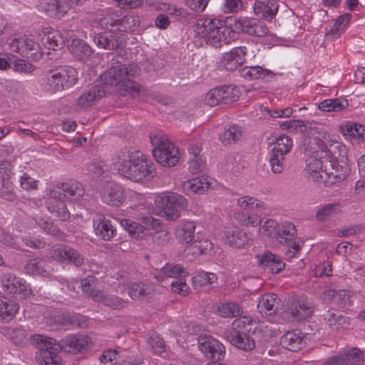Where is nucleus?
<instances>
[{
	"label": "nucleus",
	"instance_id": "obj_57",
	"mask_svg": "<svg viewBox=\"0 0 365 365\" xmlns=\"http://www.w3.org/2000/svg\"><path fill=\"white\" fill-rule=\"evenodd\" d=\"M88 170L94 178H98L105 172V164L102 160H93L88 165Z\"/></svg>",
	"mask_w": 365,
	"mask_h": 365
},
{
	"label": "nucleus",
	"instance_id": "obj_20",
	"mask_svg": "<svg viewBox=\"0 0 365 365\" xmlns=\"http://www.w3.org/2000/svg\"><path fill=\"white\" fill-rule=\"evenodd\" d=\"M91 343L88 336L76 334L70 335L62 339L60 346L62 350L71 354H77L86 348Z\"/></svg>",
	"mask_w": 365,
	"mask_h": 365
},
{
	"label": "nucleus",
	"instance_id": "obj_51",
	"mask_svg": "<svg viewBox=\"0 0 365 365\" xmlns=\"http://www.w3.org/2000/svg\"><path fill=\"white\" fill-rule=\"evenodd\" d=\"M237 205L244 210H253L255 208H266L264 202L248 195L240 197L237 200Z\"/></svg>",
	"mask_w": 365,
	"mask_h": 365
},
{
	"label": "nucleus",
	"instance_id": "obj_21",
	"mask_svg": "<svg viewBox=\"0 0 365 365\" xmlns=\"http://www.w3.org/2000/svg\"><path fill=\"white\" fill-rule=\"evenodd\" d=\"M256 257L258 264L269 272L279 273L285 267V263L281 258L269 252L257 255Z\"/></svg>",
	"mask_w": 365,
	"mask_h": 365
},
{
	"label": "nucleus",
	"instance_id": "obj_61",
	"mask_svg": "<svg viewBox=\"0 0 365 365\" xmlns=\"http://www.w3.org/2000/svg\"><path fill=\"white\" fill-rule=\"evenodd\" d=\"M279 224L273 220H267L260 226V232L270 237L275 238Z\"/></svg>",
	"mask_w": 365,
	"mask_h": 365
},
{
	"label": "nucleus",
	"instance_id": "obj_38",
	"mask_svg": "<svg viewBox=\"0 0 365 365\" xmlns=\"http://www.w3.org/2000/svg\"><path fill=\"white\" fill-rule=\"evenodd\" d=\"M31 342L39 350V354H43V352L57 350L55 339L43 335H34Z\"/></svg>",
	"mask_w": 365,
	"mask_h": 365
},
{
	"label": "nucleus",
	"instance_id": "obj_64",
	"mask_svg": "<svg viewBox=\"0 0 365 365\" xmlns=\"http://www.w3.org/2000/svg\"><path fill=\"white\" fill-rule=\"evenodd\" d=\"M104 304L113 309H120L125 306L126 302L117 296L106 295Z\"/></svg>",
	"mask_w": 365,
	"mask_h": 365
},
{
	"label": "nucleus",
	"instance_id": "obj_47",
	"mask_svg": "<svg viewBox=\"0 0 365 365\" xmlns=\"http://www.w3.org/2000/svg\"><path fill=\"white\" fill-rule=\"evenodd\" d=\"M45 37V44L48 49L55 51L63 48L64 45V39L58 31L52 30L48 31L46 34Z\"/></svg>",
	"mask_w": 365,
	"mask_h": 365
},
{
	"label": "nucleus",
	"instance_id": "obj_48",
	"mask_svg": "<svg viewBox=\"0 0 365 365\" xmlns=\"http://www.w3.org/2000/svg\"><path fill=\"white\" fill-rule=\"evenodd\" d=\"M348 106L346 100L327 99L321 102L319 108L324 112L340 111Z\"/></svg>",
	"mask_w": 365,
	"mask_h": 365
},
{
	"label": "nucleus",
	"instance_id": "obj_39",
	"mask_svg": "<svg viewBox=\"0 0 365 365\" xmlns=\"http://www.w3.org/2000/svg\"><path fill=\"white\" fill-rule=\"evenodd\" d=\"M213 245L210 240H203L200 242H190L185 249L187 255L198 256L207 254L210 251Z\"/></svg>",
	"mask_w": 365,
	"mask_h": 365
},
{
	"label": "nucleus",
	"instance_id": "obj_37",
	"mask_svg": "<svg viewBox=\"0 0 365 365\" xmlns=\"http://www.w3.org/2000/svg\"><path fill=\"white\" fill-rule=\"evenodd\" d=\"M47 207L51 212L55 213L62 221H66L70 217V213L63 202V200L52 199L50 197V199L47 201Z\"/></svg>",
	"mask_w": 365,
	"mask_h": 365
},
{
	"label": "nucleus",
	"instance_id": "obj_11",
	"mask_svg": "<svg viewBox=\"0 0 365 365\" xmlns=\"http://www.w3.org/2000/svg\"><path fill=\"white\" fill-rule=\"evenodd\" d=\"M292 146V140L287 135H282L277 138L270 156L272 170L274 173H281L284 169L283 160Z\"/></svg>",
	"mask_w": 365,
	"mask_h": 365
},
{
	"label": "nucleus",
	"instance_id": "obj_7",
	"mask_svg": "<svg viewBox=\"0 0 365 365\" xmlns=\"http://www.w3.org/2000/svg\"><path fill=\"white\" fill-rule=\"evenodd\" d=\"M155 205L166 220L174 221L180 216V210L187 207V200L175 192H162L155 197Z\"/></svg>",
	"mask_w": 365,
	"mask_h": 365
},
{
	"label": "nucleus",
	"instance_id": "obj_44",
	"mask_svg": "<svg viewBox=\"0 0 365 365\" xmlns=\"http://www.w3.org/2000/svg\"><path fill=\"white\" fill-rule=\"evenodd\" d=\"M340 131L344 135L359 138L365 134V126L353 122H347L340 126Z\"/></svg>",
	"mask_w": 365,
	"mask_h": 365
},
{
	"label": "nucleus",
	"instance_id": "obj_16",
	"mask_svg": "<svg viewBox=\"0 0 365 365\" xmlns=\"http://www.w3.org/2000/svg\"><path fill=\"white\" fill-rule=\"evenodd\" d=\"M9 46L12 51L28 58H38L41 55L39 43L33 39L24 37L10 39Z\"/></svg>",
	"mask_w": 365,
	"mask_h": 365
},
{
	"label": "nucleus",
	"instance_id": "obj_53",
	"mask_svg": "<svg viewBox=\"0 0 365 365\" xmlns=\"http://www.w3.org/2000/svg\"><path fill=\"white\" fill-rule=\"evenodd\" d=\"M36 359L40 365H63L57 350L43 352V354L36 356Z\"/></svg>",
	"mask_w": 365,
	"mask_h": 365
},
{
	"label": "nucleus",
	"instance_id": "obj_46",
	"mask_svg": "<svg viewBox=\"0 0 365 365\" xmlns=\"http://www.w3.org/2000/svg\"><path fill=\"white\" fill-rule=\"evenodd\" d=\"M329 326L334 329H338L346 323L345 317L339 311L329 309L324 316Z\"/></svg>",
	"mask_w": 365,
	"mask_h": 365
},
{
	"label": "nucleus",
	"instance_id": "obj_8",
	"mask_svg": "<svg viewBox=\"0 0 365 365\" xmlns=\"http://www.w3.org/2000/svg\"><path fill=\"white\" fill-rule=\"evenodd\" d=\"M47 84L54 93L73 86L77 81V71L71 66H61L48 71Z\"/></svg>",
	"mask_w": 365,
	"mask_h": 365
},
{
	"label": "nucleus",
	"instance_id": "obj_1",
	"mask_svg": "<svg viewBox=\"0 0 365 365\" xmlns=\"http://www.w3.org/2000/svg\"><path fill=\"white\" fill-rule=\"evenodd\" d=\"M305 136L302 150L308 155L306 160V171L313 181L332 184L333 180H341L342 177L336 167V158L327 148L330 143V135L319 127H312Z\"/></svg>",
	"mask_w": 365,
	"mask_h": 365
},
{
	"label": "nucleus",
	"instance_id": "obj_10",
	"mask_svg": "<svg viewBox=\"0 0 365 365\" xmlns=\"http://www.w3.org/2000/svg\"><path fill=\"white\" fill-rule=\"evenodd\" d=\"M314 312V304L304 295L292 297L287 306L286 313L292 321L301 322L307 319Z\"/></svg>",
	"mask_w": 365,
	"mask_h": 365
},
{
	"label": "nucleus",
	"instance_id": "obj_59",
	"mask_svg": "<svg viewBox=\"0 0 365 365\" xmlns=\"http://www.w3.org/2000/svg\"><path fill=\"white\" fill-rule=\"evenodd\" d=\"M0 242L3 245L14 248L17 250H21V248L16 242L12 234L0 230Z\"/></svg>",
	"mask_w": 365,
	"mask_h": 365
},
{
	"label": "nucleus",
	"instance_id": "obj_43",
	"mask_svg": "<svg viewBox=\"0 0 365 365\" xmlns=\"http://www.w3.org/2000/svg\"><path fill=\"white\" fill-rule=\"evenodd\" d=\"M14 190L11 176L4 168H0V195L10 198Z\"/></svg>",
	"mask_w": 365,
	"mask_h": 365
},
{
	"label": "nucleus",
	"instance_id": "obj_4",
	"mask_svg": "<svg viewBox=\"0 0 365 365\" xmlns=\"http://www.w3.org/2000/svg\"><path fill=\"white\" fill-rule=\"evenodd\" d=\"M195 34L215 47L230 42L235 36L234 31L222 21L200 18L194 26Z\"/></svg>",
	"mask_w": 365,
	"mask_h": 365
},
{
	"label": "nucleus",
	"instance_id": "obj_56",
	"mask_svg": "<svg viewBox=\"0 0 365 365\" xmlns=\"http://www.w3.org/2000/svg\"><path fill=\"white\" fill-rule=\"evenodd\" d=\"M148 344L153 351L157 354H160L165 351V344L163 339L157 334H153L149 339Z\"/></svg>",
	"mask_w": 365,
	"mask_h": 365
},
{
	"label": "nucleus",
	"instance_id": "obj_52",
	"mask_svg": "<svg viewBox=\"0 0 365 365\" xmlns=\"http://www.w3.org/2000/svg\"><path fill=\"white\" fill-rule=\"evenodd\" d=\"M347 365H356L365 361V352L354 348L343 354Z\"/></svg>",
	"mask_w": 365,
	"mask_h": 365
},
{
	"label": "nucleus",
	"instance_id": "obj_42",
	"mask_svg": "<svg viewBox=\"0 0 365 365\" xmlns=\"http://www.w3.org/2000/svg\"><path fill=\"white\" fill-rule=\"evenodd\" d=\"M216 313L222 317L232 318L242 314V307L234 302L222 303L217 306Z\"/></svg>",
	"mask_w": 365,
	"mask_h": 365
},
{
	"label": "nucleus",
	"instance_id": "obj_5",
	"mask_svg": "<svg viewBox=\"0 0 365 365\" xmlns=\"http://www.w3.org/2000/svg\"><path fill=\"white\" fill-rule=\"evenodd\" d=\"M150 142L153 147V155L155 160L165 167L175 165L179 161L178 148L169 138L160 132L150 135Z\"/></svg>",
	"mask_w": 365,
	"mask_h": 365
},
{
	"label": "nucleus",
	"instance_id": "obj_40",
	"mask_svg": "<svg viewBox=\"0 0 365 365\" xmlns=\"http://www.w3.org/2000/svg\"><path fill=\"white\" fill-rule=\"evenodd\" d=\"M242 136L243 130L242 128L232 125L225 128L222 135L220 136V140L225 145H227L240 140Z\"/></svg>",
	"mask_w": 365,
	"mask_h": 365
},
{
	"label": "nucleus",
	"instance_id": "obj_63",
	"mask_svg": "<svg viewBox=\"0 0 365 365\" xmlns=\"http://www.w3.org/2000/svg\"><path fill=\"white\" fill-rule=\"evenodd\" d=\"M170 233L168 230H160L156 232L153 235V241L158 246H164L169 243L170 240Z\"/></svg>",
	"mask_w": 365,
	"mask_h": 365
},
{
	"label": "nucleus",
	"instance_id": "obj_58",
	"mask_svg": "<svg viewBox=\"0 0 365 365\" xmlns=\"http://www.w3.org/2000/svg\"><path fill=\"white\" fill-rule=\"evenodd\" d=\"M205 103L210 106H215L222 103V98L220 88L210 90L204 99Z\"/></svg>",
	"mask_w": 365,
	"mask_h": 365
},
{
	"label": "nucleus",
	"instance_id": "obj_30",
	"mask_svg": "<svg viewBox=\"0 0 365 365\" xmlns=\"http://www.w3.org/2000/svg\"><path fill=\"white\" fill-rule=\"evenodd\" d=\"M188 274L182 265L178 264L168 263L160 269L158 274H155V278L158 282H163L165 277L177 278L178 277H185Z\"/></svg>",
	"mask_w": 365,
	"mask_h": 365
},
{
	"label": "nucleus",
	"instance_id": "obj_3",
	"mask_svg": "<svg viewBox=\"0 0 365 365\" xmlns=\"http://www.w3.org/2000/svg\"><path fill=\"white\" fill-rule=\"evenodd\" d=\"M139 71L140 69L136 65L127 66L117 63L101 76V79L105 84L115 86L120 95H129L132 98H136L143 91L139 84L132 81Z\"/></svg>",
	"mask_w": 365,
	"mask_h": 365
},
{
	"label": "nucleus",
	"instance_id": "obj_60",
	"mask_svg": "<svg viewBox=\"0 0 365 365\" xmlns=\"http://www.w3.org/2000/svg\"><path fill=\"white\" fill-rule=\"evenodd\" d=\"M172 290L173 292L185 296L190 292V287L187 284L186 281L183 279H179L177 281L173 282L171 284Z\"/></svg>",
	"mask_w": 365,
	"mask_h": 365
},
{
	"label": "nucleus",
	"instance_id": "obj_50",
	"mask_svg": "<svg viewBox=\"0 0 365 365\" xmlns=\"http://www.w3.org/2000/svg\"><path fill=\"white\" fill-rule=\"evenodd\" d=\"M222 103L227 104L237 101L240 96V90L234 86H227L220 88Z\"/></svg>",
	"mask_w": 365,
	"mask_h": 365
},
{
	"label": "nucleus",
	"instance_id": "obj_34",
	"mask_svg": "<svg viewBox=\"0 0 365 365\" xmlns=\"http://www.w3.org/2000/svg\"><path fill=\"white\" fill-rule=\"evenodd\" d=\"M69 50L75 58L81 61L86 60L92 54L91 47L81 39H73L69 45Z\"/></svg>",
	"mask_w": 365,
	"mask_h": 365
},
{
	"label": "nucleus",
	"instance_id": "obj_62",
	"mask_svg": "<svg viewBox=\"0 0 365 365\" xmlns=\"http://www.w3.org/2000/svg\"><path fill=\"white\" fill-rule=\"evenodd\" d=\"M138 22L139 19L137 16L131 15H125L122 16V28H120V31L128 32L129 31L133 30Z\"/></svg>",
	"mask_w": 365,
	"mask_h": 365
},
{
	"label": "nucleus",
	"instance_id": "obj_26",
	"mask_svg": "<svg viewBox=\"0 0 365 365\" xmlns=\"http://www.w3.org/2000/svg\"><path fill=\"white\" fill-rule=\"evenodd\" d=\"M195 229L194 222L185 221L175 228V237L180 244H190L194 239Z\"/></svg>",
	"mask_w": 365,
	"mask_h": 365
},
{
	"label": "nucleus",
	"instance_id": "obj_35",
	"mask_svg": "<svg viewBox=\"0 0 365 365\" xmlns=\"http://www.w3.org/2000/svg\"><path fill=\"white\" fill-rule=\"evenodd\" d=\"M102 199L108 205L118 206L124 200L123 189L118 185L110 186L103 191Z\"/></svg>",
	"mask_w": 365,
	"mask_h": 365
},
{
	"label": "nucleus",
	"instance_id": "obj_31",
	"mask_svg": "<svg viewBox=\"0 0 365 365\" xmlns=\"http://www.w3.org/2000/svg\"><path fill=\"white\" fill-rule=\"evenodd\" d=\"M341 213V205L340 202L328 203L322 206L316 212V220L323 222L329 221L336 215Z\"/></svg>",
	"mask_w": 365,
	"mask_h": 365
},
{
	"label": "nucleus",
	"instance_id": "obj_12",
	"mask_svg": "<svg viewBox=\"0 0 365 365\" xmlns=\"http://www.w3.org/2000/svg\"><path fill=\"white\" fill-rule=\"evenodd\" d=\"M85 194L83 185L77 181L70 180L55 186L50 191L52 199L64 200L66 198L73 201L81 199Z\"/></svg>",
	"mask_w": 365,
	"mask_h": 365
},
{
	"label": "nucleus",
	"instance_id": "obj_32",
	"mask_svg": "<svg viewBox=\"0 0 365 365\" xmlns=\"http://www.w3.org/2000/svg\"><path fill=\"white\" fill-rule=\"evenodd\" d=\"M280 343L284 349L297 351L303 346V337L297 330L287 331L282 336Z\"/></svg>",
	"mask_w": 365,
	"mask_h": 365
},
{
	"label": "nucleus",
	"instance_id": "obj_2",
	"mask_svg": "<svg viewBox=\"0 0 365 365\" xmlns=\"http://www.w3.org/2000/svg\"><path fill=\"white\" fill-rule=\"evenodd\" d=\"M113 164L119 174L134 182L149 181L156 174L153 163L138 150H121L113 159Z\"/></svg>",
	"mask_w": 365,
	"mask_h": 365
},
{
	"label": "nucleus",
	"instance_id": "obj_27",
	"mask_svg": "<svg viewBox=\"0 0 365 365\" xmlns=\"http://www.w3.org/2000/svg\"><path fill=\"white\" fill-rule=\"evenodd\" d=\"M279 302L275 294H265L259 299L257 309L262 315L272 316L276 312Z\"/></svg>",
	"mask_w": 365,
	"mask_h": 365
},
{
	"label": "nucleus",
	"instance_id": "obj_36",
	"mask_svg": "<svg viewBox=\"0 0 365 365\" xmlns=\"http://www.w3.org/2000/svg\"><path fill=\"white\" fill-rule=\"evenodd\" d=\"M210 187V184L207 178H195L187 180L183 183L185 190L195 194H202Z\"/></svg>",
	"mask_w": 365,
	"mask_h": 365
},
{
	"label": "nucleus",
	"instance_id": "obj_33",
	"mask_svg": "<svg viewBox=\"0 0 365 365\" xmlns=\"http://www.w3.org/2000/svg\"><path fill=\"white\" fill-rule=\"evenodd\" d=\"M19 306L5 297H0V320L9 322L18 312Z\"/></svg>",
	"mask_w": 365,
	"mask_h": 365
},
{
	"label": "nucleus",
	"instance_id": "obj_41",
	"mask_svg": "<svg viewBox=\"0 0 365 365\" xmlns=\"http://www.w3.org/2000/svg\"><path fill=\"white\" fill-rule=\"evenodd\" d=\"M24 270L30 275H43L47 272L46 263L41 258H34L26 264Z\"/></svg>",
	"mask_w": 365,
	"mask_h": 365
},
{
	"label": "nucleus",
	"instance_id": "obj_22",
	"mask_svg": "<svg viewBox=\"0 0 365 365\" xmlns=\"http://www.w3.org/2000/svg\"><path fill=\"white\" fill-rule=\"evenodd\" d=\"M106 93V86L104 84L96 85L79 96L77 105L83 108H88L104 97Z\"/></svg>",
	"mask_w": 365,
	"mask_h": 365
},
{
	"label": "nucleus",
	"instance_id": "obj_6",
	"mask_svg": "<svg viewBox=\"0 0 365 365\" xmlns=\"http://www.w3.org/2000/svg\"><path fill=\"white\" fill-rule=\"evenodd\" d=\"M253 325V320L247 317L235 319L232 329L226 334L227 340L240 349L252 350L255 347V341L248 334L252 331Z\"/></svg>",
	"mask_w": 365,
	"mask_h": 365
},
{
	"label": "nucleus",
	"instance_id": "obj_18",
	"mask_svg": "<svg viewBox=\"0 0 365 365\" xmlns=\"http://www.w3.org/2000/svg\"><path fill=\"white\" fill-rule=\"evenodd\" d=\"M235 29L256 36H264L268 33L266 24L258 19L243 18L235 21Z\"/></svg>",
	"mask_w": 365,
	"mask_h": 365
},
{
	"label": "nucleus",
	"instance_id": "obj_54",
	"mask_svg": "<svg viewBox=\"0 0 365 365\" xmlns=\"http://www.w3.org/2000/svg\"><path fill=\"white\" fill-rule=\"evenodd\" d=\"M34 220L36 223L48 234L58 235L60 232L59 229L53 225L51 221L40 215H36Z\"/></svg>",
	"mask_w": 365,
	"mask_h": 365
},
{
	"label": "nucleus",
	"instance_id": "obj_15",
	"mask_svg": "<svg viewBox=\"0 0 365 365\" xmlns=\"http://www.w3.org/2000/svg\"><path fill=\"white\" fill-rule=\"evenodd\" d=\"M198 346L203 354L213 361L222 360L225 356V347L220 341L210 336L198 338Z\"/></svg>",
	"mask_w": 365,
	"mask_h": 365
},
{
	"label": "nucleus",
	"instance_id": "obj_28",
	"mask_svg": "<svg viewBox=\"0 0 365 365\" xmlns=\"http://www.w3.org/2000/svg\"><path fill=\"white\" fill-rule=\"evenodd\" d=\"M279 5L274 0L257 1L254 6L256 15L271 20L277 14Z\"/></svg>",
	"mask_w": 365,
	"mask_h": 365
},
{
	"label": "nucleus",
	"instance_id": "obj_9",
	"mask_svg": "<svg viewBox=\"0 0 365 365\" xmlns=\"http://www.w3.org/2000/svg\"><path fill=\"white\" fill-rule=\"evenodd\" d=\"M296 235V227L291 222L282 223L277 226L274 239L280 245L288 248L286 255L289 258L296 257L304 245V241L297 238Z\"/></svg>",
	"mask_w": 365,
	"mask_h": 365
},
{
	"label": "nucleus",
	"instance_id": "obj_55",
	"mask_svg": "<svg viewBox=\"0 0 365 365\" xmlns=\"http://www.w3.org/2000/svg\"><path fill=\"white\" fill-rule=\"evenodd\" d=\"M122 16H120L115 14H110L103 19L102 24L106 29H116L120 31L122 28Z\"/></svg>",
	"mask_w": 365,
	"mask_h": 365
},
{
	"label": "nucleus",
	"instance_id": "obj_13",
	"mask_svg": "<svg viewBox=\"0 0 365 365\" xmlns=\"http://www.w3.org/2000/svg\"><path fill=\"white\" fill-rule=\"evenodd\" d=\"M121 225L133 237L139 239L147 235V230L158 228L161 225V221L150 216L143 218L142 225L128 219L123 220Z\"/></svg>",
	"mask_w": 365,
	"mask_h": 365
},
{
	"label": "nucleus",
	"instance_id": "obj_19",
	"mask_svg": "<svg viewBox=\"0 0 365 365\" xmlns=\"http://www.w3.org/2000/svg\"><path fill=\"white\" fill-rule=\"evenodd\" d=\"M252 52H250V48L246 46L236 47L226 52L222 58L224 67L227 71H234L245 61V56Z\"/></svg>",
	"mask_w": 365,
	"mask_h": 365
},
{
	"label": "nucleus",
	"instance_id": "obj_17",
	"mask_svg": "<svg viewBox=\"0 0 365 365\" xmlns=\"http://www.w3.org/2000/svg\"><path fill=\"white\" fill-rule=\"evenodd\" d=\"M52 258L63 263L73 264L76 267L84 262V257L77 250L64 245H59L53 247L51 250Z\"/></svg>",
	"mask_w": 365,
	"mask_h": 365
},
{
	"label": "nucleus",
	"instance_id": "obj_45",
	"mask_svg": "<svg viewBox=\"0 0 365 365\" xmlns=\"http://www.w3.org/2000/svg\"><path fill=\"white\" fill-rule=\"evenodd\" d=\"M217 277L214 273L200 272L192 277V285L195 289L200 290L203 287L215 282Z\"/></svg>",
	"mask_w": 365,
	"mask_h": 365
},
{
	"label": "nucleus",
	"instance_id": "obj_49",
	"mask_svg": "<svg viewBox=\"0 0 365 365\" xmlns=\"http://www.w3.org/2000/svg\"><path fill=\"white\" fill-rule=\"evenodd\" d=\"M96 235L101 236L104 240H108L113 237L115 230L110 222L103 218L100 220L98 225L95 227Z\"/></svg>",
	"mask_w": 365,
	"mask_h": 365
},
{
	"label": "nucleus",
	"instance_id": "obj_25",
	"mask_svg": "<svg viewBox=\"0 0 365 365\" xmlns=\"http://www.w3.org/2000/svg\"><path fill=\"white\" fill-rule=\"evenodd\" d=\"M240 75L246 79H263L270 81L274 78L275 73L270 70L260 66H245L239 70Z\"/></svg>",
	"mask_w": 365,
	"mask_h": 365
},
{
	"label": "nucleus",
	"instance_id": "obj_24",
	"mask_svg": "<svg viewBox=\"0 0 365 365\" xmlns=\"http://www.w3.org/2000/svg\"><path fill=\"white\" fill-rule=\"evenodd\" d=\"M225 240L230 246L239 248L249 242L247 232L237 227L227 228L225 232Z\"/></svg>",
	"mask_w": 365,
	"mask_h": 365
},
{
	"label": "nucleus",
	"instance_id": "obj_14",
	"mask_svg": "<svg viewBox=\"0 0 365 365\" xmlns=\"http://www.w3.org/2000/svg\"><path fill=\"white\" fill-rule=\"evenodd\" d=\"M2 287L6 292L14 294H20L24 299L29 298L32 292L26 282L18 278L14 274L5 273L1 277Z\"/></svg>",
	"mask_w": 365,
	"mask_h": 365
},
{
	"label": "nucleus",
	"instance_id": "obj_29",
	"mask_svg": "<svg viewBox=\"0 0 365 365\" xmlns=\"http://www.w3.org/2000/svg\"><path fill=\"white\" fill-rule=\"evenodd\" d=\"M154 294V287L150 284L133 283L128 287V294L133 299H148Z\"/></svg>",
	"mask_w": 365,
	"mask_h": 365
},
{
	"label": "nucleus",
	"instance_id": "obj_23",
	"mask_svg": "<svg viewBox=\"0 0 365 365\" xmlns=\"http://www.w3.org/2000/svg\"><path fill=\"white\" fill-rule=\"evenodd\" d=\"M99 47L108 50H113L123 46V38L115 33L103 32L98 34L93 38Z\"/></svg>",
	"mask_w": 365,
	"mask_h": 365
}]
</instances>
